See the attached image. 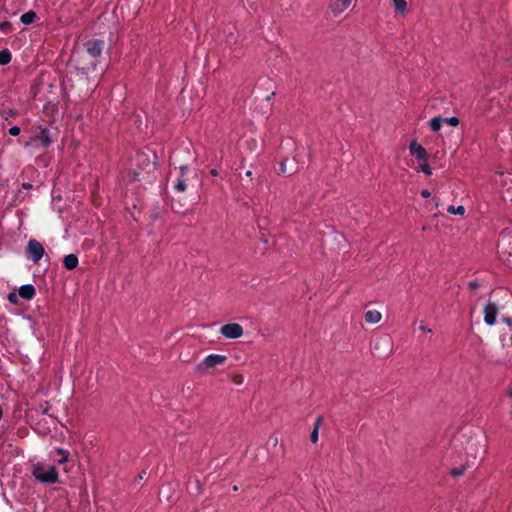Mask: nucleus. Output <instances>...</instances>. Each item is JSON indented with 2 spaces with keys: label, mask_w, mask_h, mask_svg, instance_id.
I'll return each instance as SVG.
<instances>
[{
  "label": "nucleus",
  "mask_w": 512,
  "mask_h": 512,
  "mask_svg": "<svg viewBox=\"0 0 512 512\" xmlns=\"http://www.w3.org/2000/svg\"><path fill=\"white\" fill-rule=\"evenodd\" d=\"M32 475L41 483L54 484L58 482L59 476L54 466H45L37 463L33 466Z\"/></svg>",
  "instance_id": "f257e3e1"
},
{
  "label": "nucleus",
  "mask_w": 512,
  "mask_h": 512,
  "mask_svg": "<svg viewBox=\"0 0 512 512\" xmlns=\"http://www.w3.org/2000/svg\"><path fill=\"white\" fill-rule=\"evenodd\" d=\"M227 361V356L221 354H210L206 356L197 366L196 371L204 374L209 370L216 368L219 365H223Z\"/></svg>",
  "instance_id": "f03ea898"
},
{
  "label": "nucleus",
  "mask_w": 512,
  "mask_h": 512,
  "mask_svg": "<svg viewBox=\"0 0 512 512\" xmlns=\"http://www.w3.org/2000/svg\"><path fill=\"white\" fill-rule=\"evenodd\" d=\"M45 254L43 245L36 239H30L27 243L25 255L26 258L37 264Z\"/></svg>",
  "instance_id": "7ed1b4c3"
},
{
  "label": "nucleus",
  "mask_w": 512,
  "mask_h": 512,
  "mask_svg": "<svg viewBox=\"0 0 512 512\" xmlns=\"http://www.w3.org/2000/svg\"><path fill=\"white\" fill-rule=\"evenodd\" d=\"M220 333L228 339H237L243 335L244 330L238 323H228L220 328Z\"/></svg>",
  "instance_id": "20e7f679"
},
{
  "label": "nucleus",
  "mask_w": 512,
  "mask_h": 512,
  "mask_svg": "<svg viewBox=\"0 0 512 512\" xmlns=\"http://www.w3.org/2000/svg\"><path fill=\"white\" fill-rule=\"evenodd\" d=\"M104 46L105 42L100 39H91L84 44L87 53L93 58H97L101 55Z\"/></svg>",
  "instance_id": "39448f33"
},
{
  "label": "nucleus",
  "mask_w": 512,
  "mask_h": 512,
  "mask_svg": "<svg viewBox=\"0 0 512 512\" xmlns=\"http://www.w3.org/2000/svg\"><path fill=\"white\" fill-rule=\"evenodd\" d=\"M189 168L187 165H182L179 167V176L178 178L173 182V189L177 193H183L187 189V172Z\"/></svg>",
  "instance_id": "423d86ee"
},
{
  "label": "nucleus",
  "mask_w": 512,
  "mask_h": 512,
  "mask_svg": "<svg viewBox=\"0 0 512 512\" xmlns=\"http://www.w3.org/2000/svg\"><path fill=\"white\" fill-rule=\"evenodd\" d=\"M156 155H153V159L151 160L149 155L141 152L136 156V161L138 165L142 167L143 170H146L148 173L153 172L156 169Z\"/></svg>",
  "instance_id": "0eeeda50"
},
{
  "label": "nucleus",
  "mask_w": 512,
  "mask_h": 512,
  "mask_svg": "<svg viewBox=\"0 0 512 512\" xmlns=\"http://www.w3.org/2000/svg\"><path fill=\"white\" fill-rule=\"evenodd\" d=\"M498 307L496 303L489 301L484 307V321L487 325L493 326L496 323Z\"/></svg>",
  "instance_id": "6e6552de"
},
{
  "label": "nucleus",
  "mask_w": 512,
  "mask_h": 512,
  "mask_svg": "<svg viewBox=\"0 0 512 512\" xmlns=\"http://www.w3.org/2000/svg\"><path fill=\"white\" fill-rule=\"evenodd\" d=\"M32 142H39L43 148L49 147L53 143L49 129L40 127L39 133L32 138Z\"/></svg>",
  "instance_id": "1a4fd4ad"
},
{
  "label": "nucleus",
  "mask_w": 512,
  "mask_h": 512,
  "mask_svg": "<svg viewBox=\"0 0 512 512\" xmlns=\"http://www.w3.org/2000/svg\"><path fill=\"white\" fill-rule=\"evenodd\" d=\"M409 151L411 155L415 156L420 161H427L428 159L426 149L420 144H418L415 140L410 143Z\"/></svg>",
  "instance_id": "9d476101"
},
{
  "label": "nucleus",
  "mask_w": 512,
  "mask_h": 512,
  "mask_svg": "<svg viewBox=\"0 0 512 512\" xmlns=\"http://www.w3.org/2000/svg\"><path fill=\"white\" fill-rule=\"evenodd\" d=\"M352 3V0H332L329 5L332 13L337 16L345 11Z\"/></svg>",
  "instance_id": "9b49d317"
},
{
  "label": "nucleus",
  "mask_w": 512,
  "mask_h": 512,
  "mask_svg": "<svg viewBox=\"0 0 512 512\" xmlns=\"http://www.w3.org/2000/svg\"><path fill=\"white\" fill-rule=\"evenodd\" d=\"M295 159H292L291 161L289 159H284L279 164V174L283 175H292L296 172L297 167L294 165Z\"/></svg>",
  "instance_id": "f8f14e48"
},
{
  "label": "nucleus",
  "mask_w": 512,
  "mask_h": 512,
  "mask_svg": "<svg viewBox=\"0 0 512 512\" xmlns=\"http://www.w3.org/2000/svg\"><path fill=\"white\" fill-rule=\"evenodd\" d=\"M36 294L35 287L31 284H26L20 287L19 296L25 300H31Z\"/></svg>",
  "instance_id": "ddd939ff"
},
{
  "label": "nucleus",
  "mask_w": 512,
  "mask_h": 512,
  "mask_svg": "<svg viewBox=\"0 0 512 512\" xmlns=\"http://www.w3.org/2000/svg\"><path fill=\"white\" fill-rule=\"evenodd\" d=\"M63 264L67 270H73L78 265V257L75 254H68L64 257Z\"/></svg>",
  "instance_id": "4468645a"
},
{
  "label": "nucleus",
  "mask_w": 512,
  "mask_h": 512,
  "mask_svg": "<svg viewBox=\"0 0 512 512\" xmlns=\"http://www.w3.org/2000/svg\"><path fill=\"white\" fill-rule=\"evenodd\" d=\"M381 313L377 310H369L365 313L364 319L367 323L376 324L381 320Z\"/></svg>",
  "instance_id": "2eb2a0df"
},
{
  "label": "nucleus",
  "mask_w": 512,
  "mask_h": 512,
  "mask_svg": "<svg viewBox=\"0 0 512 512\" xmlns=\"http://www.w3.org/2000/svg\"><path fill=\"white\" fill-rule=\"evenodd\" d=\"M37 18H38V16H37L36 12H34L33 10H30L21 15L20 21L25 25H29V24L34 23V21Z\"/></svg>",
  "instance_id": "dca6fc26"
},
{
  "label": "nucleus",
  "mask_w": 512,
  "mask_h": 512,
  "mask_svg": "<svg viewBox=\"0 0 512 512\" xmlns=\"http://www.w3.org/2000/svg\"><path fill=\"white\" fill-rule=\"evenodd\" d=\"M443 123V118L440 116L434 117L430 120V128L433 132H438Z\"/></svg>",
  "instance_id": "f3484780"
},
{
  "label": "nucleus",
  "mask_w": 512,
  "mask_h": 512,
  "mask_svg": "<svg viewBox=\"0 0 512 512\" xmlns=\"http://www.w3.org/2000/svg\"><path fill=\"white\" fill-rule=\"evenodd\" d=\"M12 59V54L8 49L0 51V65H7Z\"/></svg>",
  "instance_id": "a211bd4d"
},
{
  "label": "nucleus",
  "mask_w": 512,
  "mask_h": 512,
  "mask_svg": "<svg viewBox=\"0 0 512 512\" xmlns=\"http://www.w3.org/2000/svg\"><path fill=\"white\" fill-rule=\"evenodd\" d=\"M322 421V417H318L316 419V422H315V427L310 435V439L313 443H316L318 441V429H319V425Z\"/></svg>",
  "instance_id": "6ab92c4d"
},
{
  "label": "nucleus",
  "mask_w": 512,
  "mask_h": 512,
  "mask_svg": "<svg viewBox=\"0 0 512 512\" xmlns=\"http://www.w3.org/2000/svg\"><path fill=\"white\" fill-rule=\"evenodd\" d=\"M467 464H462L460 465L459 467H453L451 468L450 470V474L453 476V477H459L461 475L464 474L466 468H467Z\"/></svg>",
  "instance_id": "aec40b11"
},
{
  "label": "nucleus",
  "mask_w": 512,
  "mask_h": 512,
  "mask_svg": "<svg viewBox=\"0 0 512 512\" xmlns=\"http://www.w3.org/2000/svg\"><path fill=\"white\" fill-rule=\"evenodd\" d=\"M396 11L404 13L406 11L407 3L406 0H392Z\"/></svg>",
  "instance_id": "412c9836"
},
{
  "label": "nucleus",
  "mask_w": 512,
  "mask_h": 512,
  "mask_svg": "<svg viewBox=\"0 0 512 512\" xmlns=\"http://www.w3.org/2000/svg\"><path fill=\"white\" fill-rule=\"evenodd\" d=\"M447 211L451 214H454V215H463L465 213V208L464 206H453V205H450L448 208H447Z\"/></svg>",
  "instance_id": "4be33fe9"
},
{
  "label": "nucleus",
  "mask_w": 512,
  "mask_h": 512,
  "mask_svg": "<svg viewBox=\"0 0 512 512\" xmlns=\"http://www.w3.org/2000/svg\"><path fill=\"white\" fill-rule=\"evenodd\" d=\"M380 345H386V346H389L390 345V340L389 338L387 337H383V338H380L378 341H375V343L373 344V350H378V349H381V346Z\"/></svg>",
  "instance_id": "5701e85b"
},
{
  "label": "nucleus",
  "mask_w": 512,
  "mask_h": 512,
  "mask_svg": "<svg viewBox=\"0 0 512 512\" xmlns=\"http://www.w3.org/2000/svg\"><path fill=\"white\" fill-rule=\"evenodd\" d=\"M419 166L421 168V170L426 174V175H431L432 174V170L429 166V164L427 163V161H421L419 163Z\"/></svg>",
  "instance_id": "b1692460"
},
{
  "label": "nucleus",
  "mask_w": 512,
  "mask_h": 512,
  "mask_svg": "<svg viewBox=\"0 0 512 512\" xmlns=\"http://www.w3.org/2000/svg\"><path fill=\"white\" fill-rule=\"evenodd\" d=\"M12 25L9 21L0 22V31L4 33L10 32Z\"/></svg>",
  "instance_id": "393cba45"
},
{
  "label": "nucleus",
  "mask_w": 512,
  "mask_h": 512,
  "mask_svg": "<svg viewBox=\"0 0 512 512\" xmlns=\"http://www.w3.org/2000/svg\"><path fill=\"white\" fill-rule=\"evenodd\" d=\"M443 122L447 123L450 126H458L459 119L457 117H449V118H443Z\"/></svg>",
  "instance_id": "a878e982"
},
{
  "label": "nucleus",
  "mask_w": 512,
  "mask_h": 512,
  "mask_svg": "<svg viewBox=\"0 0 512 512\" xmlns=\"http://www.w3.org/2000/svg\"><path fill=\"white\" fill-rule=\"evenodd\" d=\"M20 128L18 126H12L10 129H9V134L11 136H18L20 134Z\"/></svg>",
  "instance_id": "bb28decb"
},
{
  "label": "nucleus",
  "mask_w": 512,
  "mask_h": 512,
  "mask_svg": "<svg viewBox=\"0 0 512 512\" xmlns=\"http://www.w3.org/2000/svg\"><path fill=\"white\" fill-rule=\"evenodd\" d=\"M480 286L481 284L477 280H472L468 283V287L473 290L479 288Z\"/></svg>",
  "instance_id": "cd10ccee"
},
{
  "label": "nucleus",
  "mask_w": 512,
  "mask_h": 512,
  "mask_svg": "<svg viewBox=\"0 0 512 512\" xmlns=\"http://www.w3.org/2000/svg\"><path fill=\"white\" fill-rule=\"evenodd\" d=\"M8 301L12 304H17V301H18L17 295L15 293H9Z\"/></svg>",
  "instance_id": "c85d7f7f"
},
{
  "label": "nucleus",
  "mask_w": 512,
  "mask_h": 512,
  "mask_svg": "<svg viewBox=\"0 0 512 512\" xmlns=\"http://www.w3.org/2000/svg\"><path fill=\"white\" fill-rule=\"evenodd\" d=\"M57 452L62 455V458L59 460V463L65 462L67 460V452L62 449H58Z\"/></svg>",
  "instance_id": "c756f323"
},
{
  "label": "nucleus",
  "mask_w": 512,
  "mask_h": 512,
  "mask_svg": "<svg viewBox=\"0 0 512 512\" xmlns=\"http://www.w3.org/2000/svg\"><path fill=\"white\" fill-rule=\"evenodd\" d=\"M502 321H503L504 323H506L509 327H512V319H511V317H509V316H504V317L502 318Z\"/></svg>",
  "instance_id": "7c9ffc66"
},
{
  "label": "nucleus",
  "mask_w": 512,
  "mask_h": 512,
  "mask_svg": "<svg viewBox=\"0 0 512 512\" xmlns=\"http://www.w3.org/2000/svg\"><path fill=\"white\" fill-rule=\"evenodd\" d=\"M233 381H234L235 384H241L243 382V376L242 375H236L234 377Z\"/></svg>",
  "instance_id": "2f4dec72"
},
{
  "label": "nucleus",
  "mask_w": 512,
  "mask_h": 512,
  "mask_svg": "<svg viewBox=\"0 0 512 512\" xmlns=\"http://www.w3.org/2000/svg\"><path fill=\"white\" fill-rule=\"evenodd\" d=\"M420 194H421V196H422L423 198H428V197H430V192H429L428 190H426V189L422 190Z\"/></svg>",
  "instance_id": "473e14b6"
},
{
  "label": "nucleus",
  "mask_w": 512,
  "mask_h": 512,
  "mask_svg": "<svg viewBox=\"0 0 512 512\" xmlns=\"http://www.w3.org/2000/svg\"><path fill=\"white\" fill-rule=\"evenodd\" d=\"M8 115L11 117H15L17 115V111L14 109H10L8 112Z\"/></svg>",
  "instance_id": "72a5a7b5"
},
{
  "label": "nucleus",
  "mask_w": 512,
  "mask_h": 512,
  "mask_svg": "<svg viewBox=\"0 0 512 512\" xmlns=\"http://www.w3.org/2000/svg\"><path fill=\"white\" fill-rule=\"evenodd\" d=\"M419 329L424 331V332H428V333L432 332L431 329H427L423 324L420 325Z\"/></svg>",
  "instance_id": "f704fd0d"
},
{
  "label": "nucleus",
  "mask_w": 512,
  "mask_h": 512,
  "mask_svg": "<svg viewBox=\"0 0 512 512\" xmlns=\"http://www.w3.org/2000/svg\"><path fill=\"white\" fill-rule=\"evenodd\" d=\"M232 40H235V37L232 32L229 33V37L227 38V42L231 43Z\"/></svg>",
  "instance_id": "c9c22d12"
},
{
  "label": "nucleus",
  "mask_w": 512,
  "mask_h": 512,
  "mask_svg": "<svg viewBox=\"0 0 512 512\" xmlns=\"http://www.w3.org/2000/svg\"><path fill=\"white\" fill-rule=\"evenodd\" d=\"M22 187H23L24 189H27V190H28V189H31V188H32V184H30V183H23V184H22Z\"/></svg>",
  "instance_id": "e433bc0d"
},
{
  "label": "nucleus",
  "mask_w": 512,
  "mask_h": 512,
  "mask_svg": "<svg viewBox=\"0 0 512 512\" xmlns=\"http://www.w3.org/2000/svg\"><path fill=\"white\" fill-rule=\"evenodd\" d=\"M507 395H508L510 398H512V387H509V388L507 389Z\"/></svg>",
  "instance_id": "4c0bfd02"
},
{
  "label": "nucleus",
  "mask_w": 512,
  "mask_h": 512,
  "mask_svg": "<svg viewBox=\"0 0 512 512\" xmlns=\"http://www.w3.org/2000/svg\"><path fill=\"white\" fill-rule=\"evenodd\" d=\"M210 173H211L213 176L218 175V172H217V170H216V169H212V170L210 171Z\"/></svg>",
  "instance_id": "58836bf2"
},
{
  "label": "nucleus",
  "mask_w": 512,
  "mask_h": 512,
  "mask_svg": "<svg viewBox=\"0 0 512 512\" xmlns=\"http://www.w3.org/2000/svg\"><path fill=\"white\" fill-rule=\"evenodd\" d=\"M246 175H247L248 177H250V176L252 175V172H251V171H247V172H246Z\"/></svg>",
  "instance_id": "ea45409f"
},
{
  "label": "nucleus",
  "mask_w": 512,
  "mask_h": 512,
  "mask_svg": "<svg viewBox=\"0 0 512 512\" xmlns=\"http://www.w3.org/2000/svg\"><path fill=\"white\" fill-rule=\"evenodd\" d=\"M511 417H512V411H511Z\"/></svg>",
  "instance_id": "a19ab883"
}]
</instances>
